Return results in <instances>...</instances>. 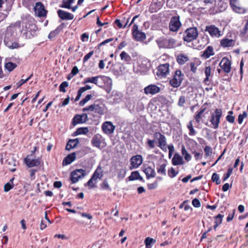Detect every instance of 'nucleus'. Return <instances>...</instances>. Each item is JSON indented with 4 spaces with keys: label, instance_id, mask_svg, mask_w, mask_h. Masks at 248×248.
<instances>
[{
    "label": "nucleus",
    "instance_id": "1",
    "mask_svg": "<svg viewBox=\"0 0 248 248\" xmlns=\"http://www.w3.org/2000/svg\"><path fill=\"white\" fill-rule=\"evenodd\" d=\"M155 42L159 48L170 49L178 46L176 40L172 38L162 36L157 39Z\"/></svg>",
    "mask_w": 248,
    "mask_h": 248
},
{
    "label": "nucleus",
    "instance_id": "2",
    "mask_svg": "<svg viewBox=\"0 0 248 248\" xmlns=\"http://www.w3.org/2000/svg\"><path fill=\"white\" fill-rule=\"evenodd\" d=\"M198 36V30L196 27L187 29L184 32L183 40L187 42H190L196 39Z\"/></svg>",
    "mask_w": 248,
    "mask_h": 248
},
{
    "label": "nucleus",
    "instance_id": "3",
    "mask_svg": "<svg viewBox=\"0 0 248 248\" xmlns=\"http://www.w3.org/2000/svg\"><path fill=\"white\" fill-rule=\"evenodd\" d=\"M92 145L99 149H102L107 146L105 139L100 134L94 135L91 140Z\"/></svg>",
    "mask_w": 248,
    "mask_h": 248
},
{
    "label": "nucleus",
    "instance_id": "4",
    "mask_svg": "<svg viewBox=\"0 0 248 248\" xmlns=\"http://www.w3.org/2000/svg\"><path fill=\"white\" fill-rule=\"evenodd\" d=\"M183 77L184 75L182 74L181 71L177 70L175 72L173 78L170 80V83L172 87L177 88L181 85Z\"/></svg>",
    "mask_w": 248,
    "mask_h": 248
},
{
    "label": "nucleus",
    "instance_id": "5",
    "mask_svg": "<svg viewBox=\"0 0 248 248\" xmlns=\"http://www.w3.org/2000/svg\"><path fill=\"white\" fill-rule=\"evenodd\" d=\"M26 165L29 168H32L39 166L41 163V159L40 158H36L32 153L28 155L24 159Z\"/></svg>",
    "mask_w": 248,
    "mask_h": 248
},
{
    "label": "nucleus",
    "instance_id": "6",
    "mask_svg": "<svg viewBox=\"0 0 248 248\" xmlns=\"http://www.w3.org/2000/svg\"><path fill=\"white\" fill-rule=\"evenodd\" d=\"M86 175V170L83 169H77L71 173L70 179L72 183H76L79 179L84 178Z\"/></svg>",
    "mask_w": 248,
    "mask_h": 248
},
{
    "label": "nucleus",
    "instance_id": "7",
    "mask_svg": "<svg viewBox=\"0 0 248 248\" xmlns=\"http://www.w3.org/2000/svg\"><path fill=\"white\" fill-rule=\"evenodd\" d=\"M154 138L158 140V147L163 151L166 152L167 148V139L164 135L160 132H155L154 134Z\"/></svg>",
    "mask_w": 248,
    "mask_h": 248
},
{
    "label": "nucleus",
    "instance_id": "8",
    "mask_svg": "<svg viewBox=\"0 0 248 248\" xmlns=\"http://www.w3.org/2000/svg\"><path fill=\"white\" fill-rule=\"evenodd\" d=\"M170 72V65L168 63L160 64L157 68L156 74L160 78L166 77Z\"/></svg>",
    "mask_w": 248,
    "mask_h": 248
},
{
    "label": "nucleus",
    "instance_id": "9",
    "mask_svg": "<svg viewBox=\"0 0 248 248\" xmlns=\"http://www.w3.org/2000/svg\"><path fill=\"white\" fill-rule=\"evenodd\" d=\"M34 11L35 15L38 17H45L46 16L47 11L41 2L36 3L34 7Z\"/></svg>",
    "mask_w": 248,
    "mask_h": 248
},
{
    "label": "nucleus",
    "instance_id": "10",
    "mask_svg": "<svg viewBox=\"0 0 248 248\" xmlns=\"http://www.w3.org/2000/svg\"><path fill=\"white\" fill-rule=\"evenodd\" d=\"M83 111H93L99 115H102L104 114V108L103 107L100 105L93 104L89 106L85 107L82 109Z\"/></svg>",
    "mask_w": 248,
    "mask_h": 248
},
{
    "label": "nucleus",
    "instance_id": "11",
    "mask_svg": "<svg viewBox=\"0 0 248 248\" xmlns=\"http://www.w3.org/2000/svg\"><path fill=\"white\" fill-rule=\"evenodd\" d=\"M181 26V23L180 21L179 16H173L171 18L169 24L170 31H176L178 30Z\"/></svg>",
    "mask_w": 248,
    "mask_h": 248
},
{
    "label": "nucleus",
    "instance_id": "12",
    "mask_svg": "<svg viewBox=\"0 0 248 248\" xmlns=\"http://www.w3.org/2000/svg\"><path fill=\"white\" fill-rule=\"evenodd\" d=\"M142 157L140 155H136L132 156L130 159L131 166L130 169L133 170L138 168L142 163Z\"/></svg>",
    "mask_w": 248,
    "mask_h": 248
},
{
    "label": "nucleus",
    "instance_id": "13",
    "mask_svg": "<svg viewBox=\"0 0 248 248\" xmlns=\"http://www.w3.org/2000/svg\"><path fill=\"white\" fill-rule=\"evenodd\" d=\"M115 129V126L112 122L106 121L102 125V129L103 132L107 135L112 134Z\"/></svg>",
    "mask_w": 248,
    "mask_h": 248
},
{
    "label": "nucleus",
    "instance_id": "14",
    "mask_svg": "<svg viewBox=\"0 0 248 248\" xmlns=\"http://www.w3.org/2000/svg\"><path fill=\"white\" fill-rule=\"evenodd\" d=\"M219 66L226 73H229L231 70V62L227 57H224L219 63Z\"/></svg>",
    "mask_w": 248,
    "mask_h": 248
},
{
    "label": "nucleus",
    "instance_id": "15",
    "mask_svg": "<svg viewBox=\"0 0 248 248\" xmlns=\"http://www.w3.org/2000/svg\"><path fill=\"white\" fill-rule=\"evenodd\" d=\"M26 19H24L23 22H25V26H23L22 31H24L26 32H29L31 34L34 33L36 30V26L32 23L31 19L29 20L27 22H26Z\"/></svg>",
    "mask_w": 248,
    "mask_h": 248
},
{
    "label": "nucleus",
    "instance_id": "16",
    "mask_svg": "<svg viewBox=\"0 0 248 248\" xmlns=\"http://www.w3.org/2000/svg\"><path fill=\"white\" fill-rule=\"evenodd\" d=\"M144 90L145 94L153 95L158 93L160 91V89L155 85L151 84L146 87Z\"/></svg>",
    "mask_w": 248,
    "mask_h": 248
},
{
    "label": "nucleus",
    "instance_id": "17",
    "mask_svg": "<svg viewBox=\"0 0 248 248\" xmlns=\"http://www.w3.org/2000/svg\"><path fill=\"white\" fill-rule=\"evenodd\" d=\"M88 120L87 114L83 113L81 115H76L73 119L72 124L76 125L78 124L83 123Z\"/></svg>",
    "mask_w": 248,
    "mask_h": 248
},
{
    "label": "nucleus",
    "instance_id": "18",
    "mask_svg": "<svg viewBox=\"0 0 248 248\" xmlns=\"http://www.w3.org/2000/svg\"><path fill=\"white\" fill-rule=\"evenodd\" d=\"M57 13L59 17L63 20H72L74 17V16L73 14L62 10H59L57 11Z\"/></svg>",
    "mask_w": 248,
    "mask_h": 248
},
{
    "label": "nucleus",
    "instance_id": "19",
    "mask_svg": "<svg viewBox=\"0 0 248 248\" xmlns=\"http://www.w3.org/2000/svg\"><path fill=\"white\" fill-rule=\"evenodd\" d=\"M230 4L232 10L235 12L238 13L244 12V9L238 5V0H230Z\"/></svg>",
    "mask_w": 248,
    "mask_h": 248
},
{
    "label": "nucleus",
    "instance_id": "20",
    "mask_svg": "<svg viewBox=\"0 0 248 248\" xmlns=\"http://www.w3.org/2000/svg\"><path fill=\"white\" fill-rule=\"evenodd\" d=\"M215 54L214 48L212 46H208L205 50L202 52L201 55V57L203 59H207L210 56H213Z\"/></svg>",
    "mask_w": 248,
    "mask_h": 248
},
{
    "label": "nucleus",
    "instance_id": "21",
    "mask_svg": "<svg viewBox=\"0 0 248 248\" xmlns=\"http://www.w3.org/2000/svg\"><path fill=\"white\" fill-rule=\"evenodd\" d=\"M76 158V154L75 153H73L68 155L66 157L64 158L62 161V165L66 166L71 164L73 162Z\"/></svg>",
    "mask_w": 248,
    "mask_h": 248
},
{
    "label": "nucleus",
    "instance_id": "22",
    "mask_svg": "<svg viewBox=\"0 0 248 248\" xmlns=\"http://www.w3.org/2000/svg\"><path fill=\"white\" fill-rule=\"evenodd\" d=\"M172 163L174 166L183 165L184 164L183 157L178 154H175L172 159Z\"/></svg>",
    "mask_w": 248,
    "mask_h": 248
},
{
    "label": "nucleus",
    "instance_id": "23",
    "mask_svg": "<svg viewBox=\"0 0 248 248\" xmlns=\"http://www.w3.org/2000/svg\"><path fill=\"white\" fill-rule=\"evenodd\" d=\"M103 170L100 166H98L92 176L96 181L97 179H101L103 177Z\"/></svg>",
    "mask_w": 248,
    "mask_h": 248
},
{
    "label": "nucleus",
    "instance_id": "24",
    "mask_svg": "<svg viewBox=\"0 0 248 248\" xmlns=\"http://www.w3.org/2000/svg\"><path fill=\"white\" fill-rule=\"evenodd\" d=\"M78 143L79 140L78 139L70 140L67 143L65 149L66 150L69 151L71 149L75 148Z\"/></svg>",
    "mask_w": 248,
    "mask_h": 248
},
{
    "label": "nucleus",
    "instance_id": "25",
    "mask_svg": "<svg viewBox=\"0 0 248 248\" xmlns=\"http://www.w3.org/2000/svg\"><path fill=\"white\" fill-rule=\"evenodd\" d=\"M220 45L224 47L233 46H234V41L233 39L225 38L221 40Z\"/></svg>",
    "mask_w": 248,
    "mask_h": 248
},
{
    "label": "nucleus",
    "instance_id": "26",
    "mask_svg": "<svg viewBox=\"0 0 248 248\" xmlns=\"http://www.w3.org/2000/svg\"><path fill=\"white\" fill-rule=\"evenodd\" d=\"M143 171L146 175L147 179L155 177V170L151 167H148L143 169Z\"/></svg>",
    "mask_w": 248,
    "mask_h": 248
},
{
    "label": "nucleus",
    "instance_id": "27",
    "mask_svg": "<svg viewBox=\"0 0 248 248\" xmlns=\"http://www.w3.org/2000/svg\"><path fill=\"white\" fill-rule=\"evenodd\" d=\"M205 31L212 37L216 36L217 34V28L215 25L207 26Z\"/></svg>",
    "mask_w": 248,
    "mask_h": 248
},
{
    "label": "nucleus",
    "instance_id": "28",
    "mask_svg": "<svg viewBox=\"0 0 248 248\" xmlns=\"http://www.w3.org/2000/svg\"><path fill=\"white\" fill-rule=\"evenodd\" d=\"M133 38L137 41H143L146 39L145 34L140 31H138L137 33L133 34Z\"/></svg>",
    "mask_w": 248,
    "mask_h": 248
},
{
    "label": "nucleus",
    "instance_id": "29",
    "mask_svg": "<svg viewBox=\"0 0 248 248\" xmlns=\"http://www.w3.org/2000/svg\"><path fill=\"white\" fill-rule=\"evenodd\" d=\"M189 61V58L186 55L180 54L177 57V61L178 63L181 65L185 64Z\"/></svg>",
    "mask_w": 248,
    "mask_h": 248
},
{
    "label": "nucleus",
    "instance_id": "30",
    "mask_svg": "<svg viewBox=\"0 0 248 248\" xmlns=\"http://www.w3.org/2000/svg\"><path fill=\"white\" fill-rule=\"evenodd\" d=\"M103 81L104 82L107 84V88L106 89V92L108 93H109L111 90V86H112V80L111 79L108 77H103Z\"/></svg>",
    "mask_w": 248,
    "mask_h": 248
},
{
    "label": "nucleus",
    "instance_id": "31",
    "mask_svg": "<svg viewBox=\"0 0 248 248\" xmlns=\"http://www.w3.org/2000/svg\"><path fill=\"white\" fill-rule=\"evenodd\" d=\"M4 42L6 46L11 49L17 48L19 46V45L17 43L8 41L7 37H5L4 39Z\"/></svg>",
    "mask_w": 248,
    "mask_h": 248
},
{
    "label": "nucleus",
    "instance_id": "32",
    "mask_svg": "<svg viewBox=\"0 0 248 248\" xmlns=\"http://www.w3.org/2000/svg\"><path fill=\"white\" fill-rule=\"evenodd\" d=\"M120 56L122 61H124L127 64L130 63L131 62V58L126 52L125 51L122 52Z\"/></svg>",
    "mask_w": 248,
    "mask_h": 248
},
{
    "label": "nucleus",
    "instance_id": "33",
    "mask_svg": "<svg viewBox=\"0 0 248 248\" xmlns=\"http://www.w3.org/2000/svg\"><path fill=\"white\" fill-rule=\"evenodd\" d=\"M205 110V107L202 106L200 110L197 112V114L195 116V119L197 123H199L201 121V120L202 118L203 113Z\"/></svg>",
    "mask_w": 248,
    "mask_h": 248
},
{
    "label": "nucleus",
    "instance_id": "34",
    "mask_svg": "<svg viewBox=\"0 0 248 248\" xmlns=\"http://www.w3.org/2000/svg\"><path fill=\"white\" fill-rule=\"evenodd\" d=\"M129 181H133L135 180H142V178L140 176L138 171H135L131 172V175L129 176Z\"/></svg>",
    "mask_w": 248,
    "mask_h": 248
},
{
    "label": "nucleus",
    "instance_id": "35",
    "mask_svg": "<svg viewBox=\"0 0 248 248\" xmlns=\"http://www.w3.org/2000/svg\"><path fill=\"white\" fill-rule=\"evenodd\" d=\"M210 122L215 128L217 127V109L212 113Z\"/></svg>",
    "mask_w": 248,
    "mask_h": 248
},
{
    "label": "nucleus",
    "instance_id": "36",
    "mask_svg": "<svg viewBox=\"0 0 248 248\" xmlns=\"http://www.w3.org/2000/svg\"><path fill=\"white\" fill-rule=\"evenodd\" d=\"M74 0H63L62 4L60 6L62 8L70 9L71 5L74 2Z\"/></svg>",
    "mask_w": 248,
    "mask_h": 248
},
{
    "label": "nucleus",
    "instance_id": "37",
    "mask_svg": "<svg viewBox=\"0 0 248 248\" xmlns=\"http://www.w3.org/2000/svg\"><path fill=\"white\" fill-rule=\"evenodd\" d=\"M161 6L160 2H154L151 5L150 10L152 13L156 12L160 9Z\"/></svg>",
    "mask_w": 248,
    "mask_h": 248
},
{
    "label": "nucleus",
    "instance_id": "38",
    "mask_svg": "<svg viewBox=\"0 0 248 248\" xmlns=\"http://www.w3.org/2000/svg\"><path fill=\"white\" fill-rule=\"evenodd\" d=\"M89 132L88 127H80L77 129L76 131L74 133L75 136L81 134H86Z\"/></svg>",
    "mask_w": 248,
    "mask_h": 248
},
{
    "label": "nucleus",
    "instance_id": "39",
    "mask_svg": "<svg viewBox=\"0 0 248 248\" xmlns=\"http://www.w3.org/2000/svg\"><path fill=\"white\" fill-rule=\"evenodd\" d=\"M99 76L93 77L92 78H88L84 80V83H92L97 85L98 83V79Z\"/></svg>",
    "mask_w": 248,
    "mask_h": 248
},
{
    "label": "nucleus",
    "instance_id": "40",
    "mask_svg": "<svg viewBox=\"0 0 248 248\" xmlns=\"http://www.w3.org/2000/svg\"><path fill=\"white\" fill-rule=\"evenodd\" d=\"M96 184L97 181L91 177V178L88 181L87 183L85 184L84 186H88L89 188L92 189L96 187Z\"/></svg>",
    "mask_w": 248,
    "mask_h": 248
},
{
    "label": "nucleus",
    "instance_id": "41",
    "mask_svg": "<svg viewBox=\"0 0 248 248\" xmlns=\"http://www.w3.org/2000/svg\"><path fill=\"white\" fill-rule=\"evenodd\" d=\"M167 164L166 163H163L160 166H158L157 168V172L159 174H161L163 175H166V167Z\"/></svg>",
    "mask_w": 248,
    "mask_h": 248
},
{
    "label": "nucleus",
    "instance_id": "42",
    "mask_svg": "<svg viewBox=\"0 0 248 248\" xmlns=\"http://www.w3.org/2000/svg\"><path fill=\"white\" fill-rule=\"evenodd\" d=\"M17 65L12 62H8L5 63V68L9 72L13 71L16 67Z\"/></svg>",
    "mask_w": 248,
    "mask_h": 248
},
{
    "label": "nucleus",
    "instance_id": "43",
    "mask_svg": "<svg viewBox=\"0 0 248 248\" xmlns=\"http://www.w3.org/2000/svg\"><path fill=\"white\" fill-rule=\"evenodd\" d=\"M182 154L184 156L185 159L187 161H188L191 159V156L190 154L187 153L184 146H183L182 147Z\"/></svg>",
    "mask_w": 248,
    "mask_h": 248
},
{
    "label": "nucleus",
    "instance_id": "44",
    "mask_svg": "<svg viewBox=\"0 0 248 248\" xmlns=\"http://www.w3.org/2000/svg\"><path fill=\"white\" fill-rule=\"evenodd\" d=\"M187 127L189 130V135L190 136H194L196 135V132L193 127L192 121H190L187 125Z\"/></svg>",
    "mask_w": 248,
    "mask_h": 248
},
{
    "label": "nucleus",
    "instance_id": "45",
    "mask_svg": "<svg viewBox=\"0 0 248 248\" xmlns=\"http://www.w3.org/2000/svg\"><path fill=\"white\" fill-rule=\"evenodd\" d=\"M155 240H154L153 238L150 237H147L144 241L146 248H151V244L152 243H155Z\"/></svg>",
    "mask_w": 248,
    "mask_h": 248
},
{
    "label": "nucleus",
    "instance_id": "46",
    "mask_svg": "<svg viewBox=\"0 0 248 248\" xmlns=\"http://www.w3.org/2000/svg\"><path fill=\"white\" fill-rule=\"evenodd\" d=\"M219 1L218 2V5H219V3H221L220 6H218V12H222L224 11L226 8L227 7V2H225L224 1L222 2V0H218Z\"/></svg>",
    "mask_w": 248,
    "mask_h": 248
},
{
    "label": "nucleus",
    "instance_id": "47",
    "mask_svg": "<svg viewBox=\"0 0 248 248\" xmlns=\"http://www.w3.org/2000/svg\"><path fill=\"white\" fill-rule=\"evenodd\" d=\"M233 169L232 168H230L228 169L227 172L224 174V176L222 178V180L223 182L226 181L231 176V175L232 173Z\"/></svg>",
    "mask_w": 248,
    "mask_h": 248
},
{
    "label": "nucleus",
    "instance_id": "48",
    "mask_svg": "<svg viewBox=\"0 0 248 248\" xmlns=\"http://www.w3.org/2000/svg\"><path fill=\"white\" fill-rule=\"evenodd\" d=\"M101 188L103 189L111 190L110 186L107 180H104L103 183L100 185Z\"/></svg>",
    "mask_w": 248,
    "mask_h": 248
},
{
    "label": "nucleus",
    "instance_id": "49",
    "mask_svg": "<svg viewBox=\"0 0 248 248\" xmlns=\"http://www.w3.org/2000/svg\"><path fill=\"white\" fill-rule=\"evenodd\" d=\"M92 97L91 94H88L86 96L80 101L79 103V105L80 106H83L88 101H89Z\"/></svg>",
    "mask_w": 248,
    "mask_h": 248
},
{
    "label": "nucleus",
    "instance_id": "50",
    "mask_svg": "<svg viewBox=\"0 0 248 248\" xmlns=\"http://www.w3.org/2000/svg\"><path fill=\"white\" fill-rule=\"evenodd\" d=\"M178 173V171H175L174 169L172 167H171L170 168V169L168 171V175L170 178L175 177L177 175Z\"/></svg>",
    "mask_w": 248,
    "mask_h": 248
},
{
    "label": "nucleus",
    "instance_id": "51",
    "mask_svg": "<svg viewBox=\"0 0 248 248\" xmlns=\"http://www.w3.org/2000/svg\"><path fill=\"white\" fill-rule=\"evenodd\" d=\"M126 170L125 169L122 168L119 170L118 173V177L119 179H123L126 174Z\"/></svg>",
    "mask_w": 248,
    "mask_h": 248
},
{
    "label": "nucleus",
    "instance_id": "52",
    "mask_svg": "<svg viewBox=\"0 0 248 248\" xmlns=\"http://www.w3.org/2000/svg\"><path fill=\"white\" fill-rule=\"evenodd\" d=\"M248 116L247 113L246 111H243L242 114H240L238 117V123L239 124H241L243 123L244 118H246Z\"/></svg>",
    "mask_w": 248,
    "mask_h": 248
},
{
    "label": "nucleus",
    "instance_id": "53",
    "mask_svg": "<svg viewBox=\"0 0 248 248\" xmlns=\"http://www.w3.org/2000/svg\"><path fill=\"white\" fill-rule=\"evenodd\" d=\"M69 84L67 81L62 82L60 85L59 90L60 92H62L63 93L66 92V90L65 88L68 86Z\"/></svg>",
    "mask_w": 248,
    "mask_h": 248
},
{
    "label": "nucleus",
    "instance_id": "54",
    "mask_svg": "<svg viewBox=\"0 0 248 248\" xmlns=\"http://www.w3.org/2000/svg\"><path fill=\"white\" fill-rule=\"evenodd\" d=\"M248 30V20H247L244 28L240 31V34L242 36L245 35Z\"/></svg>",
    "mask_w": 248,
    "mask_h": 248
},
{
    "label": "nucleus",
    "instance_id": "55",
    "mask_svg": "<svg viewBox=\"0 0 248 248\" xmlns=\"http://www.w3.org/2000/svg\"><path fill=\"white\" fill-rule=\"evenodd\" d=\"M14 187V185L10 183H7L4 186V190L5 192H8Z\"/></svg>",
    "mask_w": 248,
    "mask_h": 248
},
{
    "label": "nucleus",
    "instance_id": "56",
    "mask_svg": "<svg viewBox=\"0 0 248 248\" xmlns=\"http://www.w3.org/2000/svg\"><path fill=\"white\" fill-rule=\"evenodd\" d=\"M186 102V99L184 96H181L179 98L178 102V105L179 107H182L184 106V104Z\"/></svg>",
    "mask_w": 248,
    "mask_h": 248
},
{
    "label": "nucleus",
    "instance_id": "57",
    "mask_svg": "<svg viewBox=\"0 0 248 248\" xmlns=\"http://www.w3.org/2000/svg\"><path fill=\"white\" fill-rule=\"evenodd\" d=\"M59 33V30L58 29H56L55 30L53 31L50 32V33L49 34L48 37L49 39H51L55 37L58 33Z\"/></svg>",
    "mask_w": 248,
    "mask_h": 248
},
{
    "label": "nucleus",
    "instance_id": "58",
    "mask_svg": "<svg viewBox=\"0 0 248 248\" xmlns=\"http://www.w3.org/2000/svg\"><path fill=\"white\" fill-rule=\"evenodd\" d=\"M211 69L209 67H207L205 68V74L206 75V78L204 79V81L206 82L209 80V78L210 76Z\"/></svg>",
    "mask_w": 248,
    "mask_h": 248
},
{
    "label": "nucleus",
    "instance_id": "59",
    "mask_svg": "<svg viewBox=\"0 0 248 248\" xmlns=\"http://www.w3.org/2000/svg\"><path fill=\"white\" fill-rule=\"evenodd\" d=\"M204 152L205 153V155L206 156H210L212 154V149L209 146H206L204 148Z\"/></svg>",
    "mask_w": 248,
    "mask_h": 248
},
{
    "label": "nucleus",
    "instance_id": "60",
    "mask_svg": "<svg viewBox=\"0 0 248 248\" xmlns=\"http://www.w3.org/2000/svg\"><path fill=\"white\" fill-rule=\"evenodd\" d=\"M32 74H31L30 76H29L26 79H21L19 82L17 83V85L18 87L21 86L22 85L24 84L25 83L27 82L29 80V79L31 78L32 77Z\"/></svg>",
    "mask_w": 248,
    "mask_h": 248
},
{
    "label": "nucleus",
    "instance_id": "61",
    "mask_svg": "<svg viewBox=\"0 0 248 248\" xmlns=\"http://www.w3.org/2000/svg\"><path fill=\"white\" fill-rule=\"evenodd\" d=\"M155 140H148L147 145L150 149H153L155 147Z\"/></svg>",
    "mask_w": 248,
    "mask_h": 248
},
{
    "label": "nucleus",
    "instance_id": "62",
    "mask_svg": "<svg viewBox=\"0 0 248 248\" xmlns=\"http://www.w3.org/2000/svg\"><path fill=\"white\" fill-rule=\"evenodd\" d=\"M93 54V51H90L87 54H86L83 60V62H87Z\"/></svg>",
    "mask_w": 248,
    "mask_h": 248
},
{
    "label": "nucleus",
    "instance_id": "63",
    "mask_svg": "<svg viewBox=\"0 0 248 248\" xmlns=\"http://www.w3.org/2000/svg\"><path fill=\"white\" fill-rule=\"evenodd\" d=\"M192 205L195 207H199L201 206L200 201L198 199H194L192 202Z\"/></svg>",
    "mask_w": 248,
    "mask_h": 248
},
{
    "label": "nucleus",
    "instance_id": "64",
    "mask_svg": "<svg viewBox=\"0 0 248 248\" xmlns=\"http://www.w3.org/2000/svg\"><path fill=\"white\" fill-rule=\"evenodd\" d=\"M226 120L229 123H233L234 122V117L231 115H228L226 117Z\"/></svg>",
    "mask_w": 248,
    "mask_h": 248
}]
</instances>
